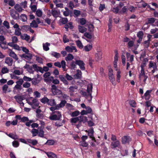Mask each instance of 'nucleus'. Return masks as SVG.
Returning a JSON list of instances; mask_svg holds the SVG:
<instances>
[{
    "label": "nucleus",
    "instance_id": "ddd939ff",
    "mask_svg": "<svg viewBox=\"0 0 158 158\" xmlns=\"http://www.w3.org/2000/svg\"><path fill=\"white\" fill-rule=\"evenodd\" d=\"M92 84H90L88 85L87 89V91L88 93V95L90 96L91 98H92L91 92H92Z\"/></svg>",
    "mask_w": 158,
    "mask_h": 158
},
{
    "label": "nucleus",
    "instance_id": "c85d7f7f",
    "mask_svg": "<svg viewBox=\"0 0 158 158\" xmlns=\"http://www.w3.org/2000/svg\"><path fill=\"white\" fill-rule=\"evenodd\" d=\"M74 58V56L72 54L69 53L67 57L65 58V60L67 61H68L71 60Z\"/></svg>",
    "mask_w": 158,
    "mask_h": 158
},
{
    "label": "nucleus",
    "instance_id": "de8ad7c7",
    "mask_svg": "<svg viewBox=\"0 0 158 158\" xmlns=\"http://www.w3.org/2000/svg\"><path fill=\"white\" fill-rule=\"evenodd\" d=\"M36 60L39 63L42 64L43 63V59L37 56H36Z\"/></svg>",
    "mask_w": 158,
    "mask_h": 158
},
{
    "label": "nucleus",
    "instance_id": "e2e57ef3",
    "mask_svg": "<svg viewBox=\"0 0 158 158\" xmlns=\"http://www.w3.org/2000/svg\"><path fill=\"white\" fill-rule=\"evenodd\" d=\"M3 24L4 26L6 27L7 29H8L10 28L9 23L7 21H4Z\"/></svg>",
    "mask_w": 158,
    "mask_h": 158
},
{
    "label": "nucleus",
    "instance_id": "5fc2aeb1",
    "mask_svg": "<svg viewBox=\"0 0 158 158\" xmlns=\"http://www.w3.org/2000/svg\"><path fill=\"white\" fill-rule=\"evenodd\" d=\"M134 44V42L132 40H130L129 41L127 44V46L128 48H131L132 47Z\"/></svg>",
    "mask_w": 158,
    "mask_h": 158
},
{
    "label": "nucleus",
    "instance_id": "6ab92c4d",
    "mask_svg": "<svg viewBox=\"0 0 158 158\" xmlns=\"http://www.w3.org/2000/svg\"><path fill=\"white\" fill-rule=\"evenodd\" d=\"M50 45V44L48 42H46L45 44L43 43V46L44 50L46 51L49 50V48L48 46Z\"/></svg>",
    "mask_w": 158,
    "mask_h": 158
},
{
    "label": "nucleus",
    "instance_id": "4d7b16f0",
    "mask_svg": "<svg viewBox=\"0 0 158 158\" xmlns=\"http://www.w3.org/2000/svg\"><path fill=\"white\" fill-rule=\"evenodd\" d=\"M31 85L30 83L27 82H26L23 84V86L25 88H28L30 87Z\"/></svg>",
    "mask_w": 158,
    "mask_h": 158
},
{
    "label": "nucleus",
    "instance_id": "2eb2a0df",
    "mask_svg": "<svg viewBox=\"0 0 158 158\" xmlns=\"http://www.w3.org/2000/svg\"><path fill=\"white\" fill-rule=\"evenodd\" d=\"M64 28L66 29V31H68V28H69L70 29H72L73 28V23L72 22H70L66 24L65 25Z\"/></svg>",
    "mask_w": 158,
    "mask_h": 158
},
{
    "label": "nucleus",
    "instance_id": "864d4df0",
    "mask_svg": "<svg viewBox=\"0 0 158 158\" xmlns=\"http://www.w3.org/2000/svg\"><path fill=\"white\" fill-rule=\"evenodd\" d=\"M23 81H24L26 82L31 81L32 80V78L27 76H24L23 78Z\"/></svg>",
    "mask_w": 158,
    "mask_h": 158
},
{
    "label": "nucleus",
    "instance_id": "680f3d73",
    "mask_svg": "<svg viewBox=\"0 0 158 158\" xmlns=\"http://www.w3.org/2000/svg\"><path fill=\"white\" fill-rule=\"evenodd\" d=\"M137 36L138 38H143V32L142 31H139L138 32Z\"/></svg>",
    "mask_w": 158,
    "mask_h": 158
},
{
    "label": "nucleus",
    "instance_id": "1a4fd4ad",
    "mask_svg": "<svg viewBox=\"0 0 158 158\" xmlns=\"http://www.w3.org/2000/svg\"><path fill=\"white\" fill-rule=\"evenodd\" d=\"M65 50L67 52H73V50L75 51V52H77V50L75 46H72L70 47L69 46H67L65 48Z\"/></svg>",
    "mask_w": 158,
    "mask_h": 158
},
{
    "label": "nucleus",
    "instance_id": "2f4dec72",
    "mask_svg": "<svg viewBox=\"0 0 158 158\" xmlns=\"http://www.w3.org/2000/svg\"><path fill=\"white\" fill-rule=\"evenodd\" d=\"M51 55L52 56L56 58H59L60 56V54L59 53L56 52H52Z\"/></svg>",
    "mask_w": 158,
    "mask_h": 158
},
{
    "label": "nucleus",
    "instance_id": "473e14b6",
    "mask_svg": "<svg viewBox=\"0 0 158 158\" xmlns=\"http://www.w3.org/2000/svg\"><path fill=\"white\" fill-rule=\"evenodd\" d=\"M80 114V112L78 110H77L72 112L70 114V115L72 117H74L78 116Z\"/></svg>",
    "mask_w": 158,
    "mask_h": 158
},
{
    "label": "nucleus",
    "instance_id": "423d86ee",
    "mask_svg": "<svg viewBox=\"0 0 158 158\" xmlns=\"http://www.w3.org/2000/svg\"><path fill=\"white\" fill-rule=\"evenodd\" d=\"M77 65H78L82 70H84L85 69V64L82 60H77Z\"/></svg>",
    "mask_w": 158,
    "mask_h": 158
},
{
    "label": "nucleus",
    "instance_id": "cd10ccee",
    "mask_svg": "<svg viewBox=\"0 0 158 158\" xmlns=\"http://www.w3.org/2000/svg\"><path fill=\"white\" fill-rule=\"evenodd\" d=\"M21 38L22 40H26L27 41H28L30 39V37L26 34H24V36L23 35H21Z\"/></svg>",
    "mask_w": 158,
    "mask_h": 158
},
{
    "label": "nucleus",
    "instance_id": "f8f14e48",
    "mask_svg": "<svg viewBox=\"0 0 158 158\" xmlns=\"http://www.w3.org/2000/svg\"><path fill=\"white\" fill-rule=\"evenodd\" d=\"M13 60L12 58L10 57H7L6 58L5 63L7 64L9 66H12Z\"/></svg>",
    "mask_w": 158,
    "mask_h": 158
},
{
    "label": "nucleus",
    "instance_id": "5701e85b",
    "mask_svg": "<svg viewBox=\"0 0 158 158\" xmlns=\"http://www.w3.org/2000/svg\"><path fill=\"white\" fill-rule=\"evenodd\" d=\"M78 28L79 31L81 33H83L86 32L87 30L86 28L80 25L78 26Z\"/></svg>",
    "mask_w": 158,
    "mask_h": 158
},
{
    "label": "nucleus",
    "instance_id": "13d9d810",
    "mask_svg": "<svg viewBox=\"0 0 158 158\" xmlns=\"http://www.w3.org/2000/svg\"><path fill=\"white\" fill-rule=\"evenodd\" d=\"M80 143V145L83 147H87L88 145V143L85 141H81Z\"/></svg>",
    "mask_w": 158,
    "mask_h": 158
},
{
    "label": "nucleus",
    "instance_id": "6e6d98bb",
    "mask_svg": "<svg viewBox=\"0 0 158 158\" xmlns=\"http://www.w3.org/2000/svg\"><path fill=\"white\" fill-rule=\"evenodd\" d=\"M36 15L39 17H40L42 16V12L41 10L39 9L37 10L36 11Z\"/></svg>",
    "mask_w": 158,
    "mask_h": 158
},
{
    "label": "nucleus",
    "instance_id": "9b49d317",
    "mask_svg": "<svg viewBox=\"0 0 158 158\" xmlns=\"http://www.w3.org/2000/svg\"><path fill=\"white\" fill-rule=\"evenodd\" d=\"M14 98L18 103L22 102L23 100L25 99L24 97L23 96L19 95L15 96H14Z\"/></svg>",
    "mask_w": 158,
    "mask_h": 158
},
{
    "label": "nucleus",
    "instance_id": "dca6fc26",
    "mask_svg": "<svg viewBox=\"0 0 158 158\" xmlns=\"http://www.w3.org/2000/svg\"><path fill=\"white\" fill-rule=\"evenodd\" d=\"M79 118V122H83L84 123H85L87 121V118L86 117L83 116H78Z\"/></svg>",
    "mask_w": 158,
    "mask_h": 158
},
{
    "label": "nucleus",
    "instance_id": "9d476101",
    "mask_svg": "<svg viewBox=\"0 0 158 158\" xmlns=\"http://www.w3.org/2000/svg\"><path fill=\"white\" fill-rule=\"evenodd\" d=\"M61 115L60 114L59 115L57 116L56 114H54V115H51L49 117L50 119L52 120H59L61 117Z\"/></svg>",
    "mask_w": 158,
    "mask_h": 158
},
{
    "label": "nucleus",
    "instance_id": "603ef678",
    "mask_svg": "<svg viewBox=\"0 0 158 158\" xmlns=\"http://www.w3.org/2000/svg\"><path fill=\"white\" fill-rule=\"evenodd\" d=\"M30 7L31 8L32 11L34 12H35L37 10V6L36 5H32V4H31L30 6Z\"/></svg>",
    "mask_w": 158,
    "mask_h": 158
},
{
    "label": "nucleus",
    "instance_id": "37998d69",
    "mask_svg": "<svg viewBox=\"0 0 158 158\" xmlns=\"http://www.w3.org/2000/svg\"><path fill=\"white\" fill-rule=\"evenodd\" d=\"M121 73V72L120 70H118L116 74L117 76V82L119 83L120 82V78L121 77V75L120 74Z\"/></svg>",
    "mask_w": 158,
    "mask_h": 158
},
{
    "label": "nucleus",
    "instance_id": "338daca9",
    "mask_svg": "<svg viewBox=\"0 0 158 158\" xmlns=\"http://www.w3.org/2000/svg\"><path fill=\"white\" fill-rule=\"evenodd\" d=\"M66 101L65 100H62V101H61L60 103L59 104V107H60V108L64 107V106L65 104H66Z\"/></svg>",
    "mask_w": 158,
    "mask_h": 158
},
{
    "label": "nucleus",
    "instance_id": "0eeeda50",
    "mask_svg": "<svg viewBox=\"0 0 158 158\" xmlns=\"http://www.w3.org/2000/svg\"><path fill=\"white\" fill-rule=\"evenodd\" d=\"M10 15L14 19L17 20L19 19V14L16 11H14L13 9H12V11L10 12Z\"/></svg>",
    "mask_w": 158,
    "mask_h": 158
},
{
    "label": "nucleus",
    "instance_id": "393cba45",
    "mask_svg": "<svg viewBox=\"0 0 158 158\" xmlns=\"http://www.w3.org/2000/svg\"><path fill=\"white\" fill-rule=\"evenodd\" d=\"M155 20L156 19L154 18H148V21L145 24H152L155 22Z\"/></svg>",
    "mask_w": 158,
    "mask_h": 158
},
{
    "label": "nucleus",
    "instance_id": "774afa93",
    "mask_svg": "<svg viewBox=\"0 0 158 158\" xmlns=\"http://www.w3.org/2000/svg\"><path fill=\"white\" fill-rule=\"evenodd\" d=\"M44 132L43 130H40V131H39L38 133L39 136L43 138L44 137Z\"/></svg>",
    "mask_w": 158,
    "mask_h": 158
},
{
    "label": "nucleus",
    "instance_id": "aec40b11",
    "mask_svg": "<svg viewBox=\"0 0 158 158\" xmlns=\"http://www.w3.org/2000/svg\"><path fill=\"white\" fill-rule=\"evenodd\" d=\"M46 154L49 158H57L56 155L52 152H46Z\"/></svg>",
    "mask_w": 158,
    "mask_h": 158
},
{
    "label": "nucleus",
    "instance_id": "0e129e2a",
    "mask_svg": "<svg viewBox=\"0 0 158 158\" xmlns=\"http://www.w3.org/2000/svg\"><path fill=\"white\" fill-rule=\"evenodd\" d=\"M9 72V70L6 67L3 68L1 70V73L4 74L8 73Z\"/></svg>",
    "mask_w": 158,
    "mask_h": 158
},
{
    "label": "nucleus",
    "instance_id": "8fccbe9b",
    "mask_svg": "<svg viewBox=\"0 0 158 158\" xmlns=\"http://www.w3.org/2000/svg\"><path fill=\"white\" fill-rule=\"evenodd\" d=\"M20 17L23 22H25L27 21V16L25 14H22Z\"/></svg>",
    "mask_w": 158,
    "mask_h": 158
},
{
    "label": "nucleus",
    "instance_id": "7c9ffc66",
    "mask_svg": "<svg viewBox=\"0 0 158 158\" xmlns=\"http://www.w3.org/2000/svg\"><path fill=\"white\" fill-rule=\"evenodd\" d=\"M54 95H60L62 94V92L61 90L59 89H57L54 91L52 93Z\"/></svg>",
    "mask_w": 158,
    "mask_h": 158
},
{
    "label": "nucleus",
    "instance_id": "052dcab7",
    "mask_svg": "<svg viewBox=\"0 0 158 158\" xmlns=\"http://www.w3.org/2000/svg\"><path fill=\"white\" fill-rule=\"evenodd\" d=\"M8 88V86L7 85H4L2 87V90L3 93H6V91H7Z\"/></svg>",
    "mask_w": 158,
    "mask_h": 158
},
{
    "label": "nucleus",
    "instance_id": "e433bc0d",
    "mask_svg": "<svg viewBox=\"0 0 158 158\" xmlns=\"http://www.w3.org/2000/svg\"><path fill=\"white\" fill-rule=\"evenodd\" d=\"M78 121L79 122V118L78 117L72 118L70 119V122L71 123H76Z\"/></svg>",
    "mask_w": 158,
    "mask_h": 158
},
{
    "label": "nucleus",
    "instance_id": "c03bdc74",
    "mask_svg": "<svg viewBox=\"0 0 158 158\" xmlns=\"http://www.w3.org/2000/svg\"><path fill=\"white\" fill-rule=\"evenodd\" d=\"M73 13L74 15V17H77L81 14V11L79 10H74L73 11Z\"/></svg>",
    "mask_w": 158,
    "mask_h": 158
},
{
    "label": "nucleus",
    "instance_id": "a878e982",
    "mask_svg": "<svg viewBox=\"0 0 158 158\" xmlns=\"http://www.w3.org/2000/svg\"><path fill=\"white\" fill-rule=\"evenodd\" d=\"M52 15L55 18H56L59 17V12L56 10H51Z\"/></svg>",
    "mask_w": 158,
    "mask_h": 158
},
{
    "label": "nucleus",
    "instance_id": "49530a36",
    "mask_svg": "<svg viewBox=\"0 0 158 158\" xmlns=\"http://www.w3.org/2000/svg\"><path fill=\"white\" fill-rule=\"evenodd\" d=\"M22 89V86L18 85H15L14 87V90H16L19 91H20Z\"/></svg>",
    "mask_w": 158,
    "mask_h": 158
},
{
    "label": "nucleus",
    "instance_id": "72a5a7b5",
    "mask_svg": "<svg viewBox=\"0 0 158 158\" xmlns=\"http://www.w3.org/2000/svg\"><path fill=\"white\" fill-rule=\"evenodd\" d=\"M40 102L44 104L48 103V102L49 101V99L47 97H44L42 99H40Z\"/></svg>",
    "mask_w": 158,
    "mask_h": 158
},
{
    "label": "nucleus",
    "instance_id": "4468645a",
    "mask_svg": "<svg viewBox=\"0 0 158 158\" xmlns=\"http://www.w3.org/2000/svg\"><path fill=\"white\" fill-rule=\"evenodd\" d=\"M81 71L79 69L77 70V73L74 75L75 78L77 79H80L81 77Z\"/></svg>",
    "mask_w": 158,
    "mask_h": 158
},
{
    "label": "nucleus",
    "instance_id": "bb28decb",
    "mask_svg": "<svg viewBox=\"0 0 158 158\" xmlns=\"http://www.w3.org/2000/svg\"><path fill=\"white\" fill-rule=\"evenodd\" d=\"M93 48L92 44H89L85 46L84 49L86 52H88L92 49Z\"/></svg>",
    "mask_w": 158,
    "mask_h": 158
},
{
    "label": "nucleus",
    "instance_id": "69168bd1",
    "mask_svg": "<svg viewBox=\"0 0 158 158\" xmlns=\"http://www.w3.org/2000/svg\"><path fill=\"white\" fill-rule=\"evenodd\" d=\"M84 35L85 37L88 39H91L92 38V35L91 34L88 32H85L84 34Z\"/></svg>",
    "mask_w": 158,
    "mask_h": 158
},
{
    "label": "nucleus",
    "instance_id": "09e8293b",
    "mask_svg": "<svg viewBox=\"0 0 158 158\" xmlns=\"http://www.w3.org/2000/svg\"><path fill=\"white\" fill-rule=\"evenodd\" d=\"M129 103L131 107H136V103L134 100H130L129 102Z\"/></svg>",
    "mask_w": 158,
    "mask_h": 158
},
{
    "label": "nucleus",
    "instance_id": "bf43d9fd",
    "mask_svg": "<svg viewBox=\"0 0 158 158\" xmlns=\"http://www.w3.org/2000/svg\"><path fill=\"white\" fill-rule=\"evenodd\" d=\"M23 79L22 78H20L18 81H17L16 82V85L22 86V85H23Z\"/></svg>",
    "mask_w": 158,
    "mask_h": 158
},
{
    "label": "nucleus",
    "instance_id": "39448f33",
    "mask_svg": "<svg viewBox=\"0 0 158 158\" xmlns=\"http://www.w3.org/2000/svg\"><path fill=\"white\" fill-rule=\"evenodd\" d=\"M131 140L130 137L128 136H124L122 138V143L123 144H129Z\"/></svg>",
    "mask_w": 158,
    "mask_h": 158
},
{
    "label": "nucleus",
    "instance_id": "c9c22d12",
    "mask_svg": "<svg viewBox=\"0 0 158 158\" xmlns=\"http://www.w3.org/2000/svg\"><path fill=\"white\" fill-rule=\"evenodd\" d=\"M55 143V141L54 140L52 139L48 140L45 143V144H47L48 145H52Z\"/></svg>",
    "mask_w": 158,
    "mask_h": 158
},
{
    "label": "nucleus",
    "instance_id": "f3484780",
    "mask_svg": "<svg viewBox=\"0 0 158 158\" xmlns=\"http://www.w3.org/2000/svg\"><path fill=\"white\" fill-rule=\"evenodd\" d=\"M14 8L19 12H21L24 10V9L21 7V6L19 4H17L15 5Z\"/></svg>",
    "mask_w": 158,
    "mask_h": 158
},
{
    "label": "nucleus",
    "instance_id": "4c0bfd02",
    "mask_svg": "<svg viewBox=\"0 0 158 158\" xmlns=\"http://www.w3.org/2000/svg\"><path fill=\"white\" fill-rule=\"evenodd\" d=\"M38 23L35 20H34L31 23H30V26L32 27L37 28L38 27Z\"/></svg>",
    "mask_w": 158,
    "mask_h": 158
},
{
    "label": "nucleus",
    "instance_id": "ea45409f",
    "mask_svg": "<svg viewBox=\"0 0 158 158\" xmlns=\"http://www.w3.org/2000/svg\"><path fill=\"white\" fill-rule=\"evenodd\" d=\"M47 104L51 106H53L56 105V103L54 99H49Z\"/></svg>",
    "mask_w": 158,
    "mask_h": 158
},
{
    "label": "nucleus",
    "instance_id": "c756f323",
    "mask_svg": "<svg viewBox=\"0 0 158 158\" xmlns=\"http://www.w3.org/2000/svg\"><path fill=\"white\" fill-rule=\"evenodd\" d=\"M141 73H140L139 74V77H140V76H145V73L144 72V65H141Z\"/></svg>",
    "mask_w": 158,
    "mask_h": 158
},
{
    "label": "nucleus",
    "instance_id": "f704fd0d",
    "mask_svg": "<svg viewBox=\"0 0 158 158\" xmlns=\"http://www.w3.org/2000/svg\"><path fill=\"white\" fill-rule=\"evenodd\" d=\"M38 130L35 128H33L31 131V133L32 134V136L33 137L36 136L38 134Z\"/></svg>",
    "mask_w": 158,
    "mask_h": 158
},
{
    "label": "nucleus",
    "instance_id": "3c124183",
    "mask_svg": "<svg viewBox=\"0 0 158 158\" xmlns=\"http://www.w3.org/2000/svg\"><path fill=\"white\" fill-rule=\"evenodd\" d=\"M76 43L77 46L80 48H83V45L81 43V42L79 40L76 41Z\"/></svg>",
    "mask_w": 158,
    "mask_h": 158
},
{
    "label": "nucleus",
    "instance_id": "f03ea898",
    "mask_svg": "<svg viewBox=\"0 0 158 158\" xmlns=\"http://www.w3.org/2000/svg\"><path fill=\"white\" fill-rule=\"evenodd\" d=\"M54 65L59 68L62 67L64 71L66 70V62L64 60H62L60 63L59 61L55 62Z\"/></svg>",
    "mask_w": 158,
    "mask_h": 158
},
{
    "label": "nucleus",
    "instance_id": "79ce46f5",
    "mask_svg": "<svg viewBox=\"0 0 158 158\" xmlns=\"http://www.w3.org/2000/svg\"><path fill=\"white\" fill-rule=\"evenodd\" d=\"M21 29L20 28H18L17 29H16L15 30V34L17 36L21 35Z\"/></svg>",
    "mask_w": 158,
    "mask_h": 158
},
{
    "label": "nucleus",
    "instance_id": "412c9836",
    "mask_svg": "<svg viewBox=\"0 0 158 158\" xmlns=\"http://www.w3.org/2000/svg\"><path fill=\"white\" fill-rule=\"evenodd\" d=\"M151 90H147L144 94V96L145 97V99L146 100H148L150 97V93L151 92Z\"/></svg>",
    "mask_w": 158,
    "mask_h": 158
},
{
    "label": "nucleus",
    "instance_id": "6e6552de",
    "mask_svg": "<svg viewBox=\"0 0 158 158\" xmlns=\"http://www.w3.org/2000/svg\"><path fill=\"white\" fill-rule=\"evenodd\" d=\"M120 145V141L118 140L114 141L111 143V147L112 149H114L118 147Z\"/></svg>",
    "mask_w": 158,
    "mask_h": 158
},
{
    "label": "nucleus",
    "instance_id": "58836bf2",
    "mask_svg": "<svg viewBox=\"0 0 158 158\" xmlns=\"http://www.w3.org/2000/svg\"><path fill=\"white\" fill-rule=\"evenodd\" d=\"M86 23V20L84 18H81L79 19V23L81 25H85Z\"/></svg>",
    "mask_w": 158,
    "mask_h": 158
},
{
    "label": "nucleus",
    "instance_id": "a19ab883",
    "mask_svg": "<svg viewBox=\"0 0 158 158\" xmlns=\"http://www.w3.org/2000/svg\"><path fill=\"white\" fill-rule=\"evenodd\" d=\"M110 81L112 83L113 85H115L116 84L114 82L115 80V77L113 75L109 76Z\"/></svg>",
    "mask_w": 158,
    "mask_h": 158
},
{
    "label": "nucleus",
    "instance_id": "4be33fe9",
    "mask_svg": "<svg viewBox=\"0 0 158 158\" xmlns=\"http://www.w3.org/2000/svg\"><path fill=\"white\" fill-rule=\"evenodd\" d=\"M77 60L75 61L72 60L70 64V66L71 69H74L76 67V65H77Z\"/></svg>",
    "mask_w": 158,
    "mask_h": 158
},
{
    "label": "nucleus",
    "instance_id": "f257e3e1",
    "mask_svg": "<svg viewBox=\"0 0 158 158\" xmlns=\"http://www.w3.org/2000/svg\"><path fill=\"white\" fill-rule=\"evenodd\" d=\"M59 77L60 80L62 81L65 85H68L69 84V82L67 81H71L73 79L72 77L68 73H66L65 76L64 75H60Z\"/></svg>",
    "mask_w": 158,
    "mask_h": 158
},
{
    "label": "nucleus",
    "instance_id": "a211bd4d",
    "mask_svg": "<svg viewBox=\"0 0 158 158\" xmlns=\"http://www.w3.org/2000/svg\"><path fill=\"white\" fill-rule=\"evenodd\" d=\"M31 82L32 85H35L39 83L40 80H38L37 78H32Z\"/></svg>",
    "mask_w": 158,
    "mask_h": 158
},
{
    "label": "nucleus",
    "instance_id": "20e7f679",
    "mask_svg": "<svg viewBox=\"0 0 158 158\" xmlns=\"http://www.w3.org/2000/svg\"><path fill=\"white\" fill-rule=\"evenodd\" d=\"M85 131L88 132V135L89 137L94 142H96L95 139L94 135V128L93 127L91 128L90 129H89L88 131L86 130Z\"/></svg>",
    "mask_w": 158,
    "mask_h": 158
},
{
    "label": "nucleus",
    "instance_id": "7ed1b4c3",
    "mask_svg": "<svg viewBox=\"0 0 158 158\" xmlns=\"http://www.w3.org/2000/svg\"><path fill=\"white\" fill-rule=\"evenodd\" d=\"M27 103L30 105L33 109H35L36 107L39 106V103L36 98L33 99L32 102H28L27 100Z\"/></svg>",
    "mask_w": 158,
    "mask_h": 158
},
{
    "label": "nucleus",
    "instance_id": "a18cd8bd",
    "mask_svg": "<svg viewBox=\"0 0 158 158\" xmlns=\"http://www.w3.org/2000/svg\"><path fill=\"white\" fill-rule=\"evenodd\" d=\"M124 28L125 31H128L130 29V25L128 21L126 22L124 25Z\"/></svg>",
    "mask_w": 158,
    "mask_h": 158
},
{
    "label": "nucleus",
    "instance_id": "b1692460",
    "mask_svg": "<svg viewBox=\"0 0 158 158\" xmlns=\"http://www.w3.org/2000/svg\"><path fill=\"white\" fill-rule=\"evenodd\" d=\"M9 55L10 57H13L15 60H18V58L17 55L13 51H11L10 52Z\"/></svg>",
    "mask_w": 158,
    "mask_h": 158
}]
</instances>
